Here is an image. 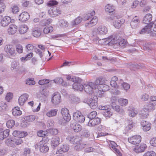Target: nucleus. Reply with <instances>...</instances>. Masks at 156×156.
<instances>
[{
    "label": "nucleus",
    "mask_w": 156,
    "mask_h": 156,
    "mask_svg": "<svg viewBox=\"0 0 156 156\" xmlns=\"http://www.w3.org/2000/svg\"><path fill=\"white\" fill-rule=\"evenodd\" d=\"M72 80L74 82L73 84V88L75 90L82 91L83 89V85L80 83L82 80L78 77H74Z\"/></svg>",
    "instance_id": "nucleus-1"
},
{
    "label": "nucleus",
    "mask_w": 156,
    "mask_h": 156,
    "mask_svg": "<svg viewBox=\"0 0 156 156\" xmlns=\"http://www.w3.org/2000/svg\"><path fill=\"white\" fill-rule=\"evenodd\" d=\"M110 18L112 20H114L113 23V25L116 28H119L125 22V20L122 18H121L120 16L115 14L114 16H112Z\"/></svg>",
    "instance_id": "nucleus-2"
},
{
    "label": "nucleus",
    "mask_w": 156,
    "mask_h": 156,
    "mask_svg": "<svg viewBox=\"0 0 156 156\" xmlns=\"http://www.w3.org/2000/svg\"><path fill=\"white\" fill-rule=\"evenodd\" d=\"M98 98L97 97L94 98H85L83 101V103L89 105L90 107L93 109L96 108L98 106Z\"/></svg>",
    "instance_id": "nucleus-3"
},
{
    "label": "nucleus",
    "mask_w": 156,
    "mask_h": 156,
    "mask_svg": "<svg viewBox=\"0 0 156 156\" xmlns=\"http://www.w3.org/2000/svg\"><path fill=\"white\" fill-rule=\"evenodd\" d=\"M108 44L112 45L114 44L118 45L119 41L120 39V36L118 35H111L108 37Z\"/></svg>",
    "instance_id": "nucleus-4"
},
{
    "label": "nucleus",
    "mask_w": 156,
    "mask_h": 156,
    "mask_svg": "<svg viewBox=\"0 0 156 156\" xmlns=\"http://www.w3.org/2000/svg\"><path fill=\"white\" fill-rule=\"evenodd\" d=\"M73 119L76 122L81 123L83 122L85 120L84 116L79 111L73 113Z\"/></svg>",
    "instance_id": "nucleus-5"
},
{
    "label": "nucleus",
    "mask_w": 156,
    "mask_h": 156,
    "mask_svg": "<svg viewBox=\"0 0 156 156\" xmlns=\"http://www.w3.org/2000/svg\"><path fill=\"white\" fill-rule=\"evenodd\" d=\"M4 50L8 56L9 58L15 55L16 52L15 49L12 45L7 44L5 45L4 47Z\"/></svg>",
    "instance_id": "nucleus-6"
},
{
    "label": "nucleus",
    "mask_w": 156,
    "mask_h": 156,
    "mask_svg": "<svg viewBox=\"0 0 156 156\" xmlns=\"http://www.w3.org/2000/svg\"><path fill=\"white\" fill-rule=\"evenodd\" d=\"M35 147L36 149L39 148L40 151L43 153L47 152L49 150L48 147L44 144V141H42L37 143Z\"/></svg>",
    "instance_id": "nucleus-7"
},
{
    "label": "nucleus",
    "mask_w": 156,
    "mask_h": 156,
    "mask_svg": "<svg viewBox=\"0 0 156 156\" xmlns=\"http://www.w3.org/2000/svg\"><path fill=\"white\" fill-rule=\"evenodd\" d=\"M94 85V83L90 82L87 84L83 85V89L87 94H91L93 92V90L96 89Z\"/></svg>",
    "instance_id": "nucleus-8"
},
{
    "label": "nucleus",
    "mask_w": 156,
    "mask_h": 156,
    "mask_svg": "<svg viewBox=\"0 0 156 156\" xmlns=\"http://www.w3.org/2000/svg\"><path fill=\"white\" fill-rule=\"evenodd\" d=\"M51 101L52 103L55 105H58L61 102V96L59 93L56 92L53 94Z\"/></svg>",
    "instance_id": "nucleus-9"
},
{
    "label": "nucleus",
    "mask_w": 156,
    "mask_h": 156,
    "mask_svg": "<svg viewBox=\"0 0 156 156\" xmlns=\"http://www.w3.org/2000/svg\"><path fill=\"white\" fill-rule=\"evenodd\" d=\"M38 26V25H33L31 30L32 35L36 37H39L41 34L40 29Z\"/></svg>",
    "instance_id": "nucleus-10"
},
{
    "label": "nucleus",
    "mask_w": 156,
    "mask_h": 156,
    "mask_svg": "<svg viewBox=\"0 0 156 156\" xmlns=\"http://www.w3.org/2000/svg\"><path fill=\"white\" fill-rule=\"evenodd\" d=\"M94 31L99 35H104L107 33L108 30L107 28L105 26L101 25L95 29Z\"/></svg>",
    "instance_id": "nucleus-11"
},
{
    "label": "nucleus",
    "mask_w": 156,
    "mask_h": 156,
    "mask_svg": "<svg viewBox=\"0 0 156 156\" xmlns=\"http://www.w3.org/2000/svg\"><path fill=\"white\" fill-rule=\"evenodd\" d=\"M141 137L139 135H135L128 139L129 142L133 144H136L139 143L141 141Z\"/></svg>",
    "instance_id": "nucleus-12"
},
{
    "label": "nucleus",
    "mask_w": 156,
    "mask_h": 156,
    "mask_svg": "<svg viewBox=\"0 0 156 156\" xmlns=\"http://www.w3.org/2000/svg\"><path fill=\"white\" fill-rule=\"evenodd\" d=\"M61 113L64 120L69 121L71 119V116L69 114V110L66 108H62L61 110Z\"/></svg>",
    "instance_id": "nucleus-13"
},
{
    "label": "nucleus",
    "mask_w": 156,
    "mask_h": 156,
    "mask_svg": "<svg viewBox=\"0 0 156 156\" xmlns=\"http://www.w3.org/2000/svg\"><path fill=\"white\" fill-rule=\"evenodd\" d=\"M66 139L69 140L70 142L73 144H76L80 142L81 138L79 136H68L66 138Z\"/></svg>",
    "instance_id": "nucleus-14"
},
{
    "label": "nucleus",
    "mask_w": 156,
    "mask_h": 156,
    "mask_svg": "<svg viewBox=\"0 0 156 156\" xmlns=\"http://www.w3.org/2000/svg\"><path fill=\"white\" fill-rule=\"evenodd\" d=\"M48 13L51 17H54L60 15L61 13V11L59 9L53 8L48 10Z\"/></svg>",
    "instance_id": "nucleus-15"
},
{
    "label": "nucleus",
    "mask_w": 156,
    "mask_h": 156,
    "mask_svg": "<svg viewBox=\"0 0 156 156\" xmlns=\"http://www.w3.org/2000/svg\"><path fill=\"white\" fill-rule=\"evenodd\" d=\"M101 121V119L98 117L95 119H90L89 121L88 125L90 126H94L99 124Z\"/></svg>",
    "instance_id": "nucleus-16"
},
{
    "label": "nucleus",
    "mask_w": 156,
    "mask_h": 156,
    "mask_svg": "<svg viewBox=\"0 0 156 156\" xmlns=\"http://www.w3.org/2000/svg\"><path fill=\"white\" fill-rule=\"evenodd\" d=\"M116 147H117V145L115 142L112 141L110 142V143L109 144V147L115 153L120 156L121 155V153L119 150L116 148Z\"/></svg>",
    "instance_id": "nucleus-17"
},
{
    "label": "nucleus",
    "mask_w": 156,
    "mask_h": 156,
    "mask_svg": "<svg viewBox=\"0 0 156 156\" xmlns=\"http://www.w3.org/2000/svg\"><path fill=\"white\" fill-rule=\"evenodd\" d=\"M30 18V15L27 12H24L19 16V19L21 21L24 22Z\"/></svg>",
    "instance_id": "nucleus-18"
},
{
    "label": "nucleus",
    "mask_w": 156,
    "mask_h": 156,
    "mask_svg": "<svg viewBox=\"0 0 156 156\" xmlns=\"http://www.w3.org/2000/svg\"><path fill=\"white\" fill-rule=\"evenodd\" d=\"M17 27L14 24H10L7 29V32L9 34H14L17 31Z\"/></svg>",
    "instance_id": "nucleus-19"
},
{
    "label": "nucleus",
    "mask_w": 156,
    "mask_h": 156,
    "mask_svg": "<svg viewBox=\"0 0 156 156\" xmlns=\"http://www.w3.org/2000/svg\"><path fill=\"white\" fill-rule=\"evenodd\" d=\"M29 97L28 95L27 94H24L19 97L18 101L20 105H23L27 100Z\"/></svg>",
    "instance_id": "nucleus-20"
},
{
    "label": "nucleus",
    "mask_w": 156,
    "mask_h": 156,
    "mask_svg": "<svg viewBox=\"0 0 156 156\" xmlns=\"http://www.w3.org/2000/svg\"><path fill=\"white\" fill-rule=\"evenodd\" d=\"M11 19L10 17L7 16H5L3 18L2 17L0 24L2 26L6 27L11 22Z\"/></svg>",
    "instance_id": "nucleus-21"
},
{
    "label": "nucleus",
    "mask_w": 156,
    "mask_h": 156,
    "mask_svg": "<svg viewBox=\"0 0 156 156\" xmlns=\"http://www.w3.org/2000/svg\"><path fill=\"white\" fill-rule=\"evenodd\" d=\"M147 146L144 144H142L140 145H137L135 146L134 151L136 153L142 152L145 150Z\"/></svg>",
    "instance_id": "nucleus-22"
},
{
    "label": "nucleus",
    "mask_w": 156,
    "mask_h": 156,
    "mask_svg": "<svg viewBox=\"0 0 156 156\" xmlns=\"http://www.w3.org/2000/svg\"><path fill=\"white\" fill-rule=\"evenodd\" d=\"M152 102H150L149 104L145 105L143 108L145 111L148 112L154 110L155 109V106Z\"/></svg>",
    "instance_id": "nucleus-23"
},
{
    "label": "nucleus",
    "mask_w": 156,
    "mask_h": 156,
    "mask_svg": "<svg viewBox=\"0 0 156 156\" xmlns=\"http://www.w3.org/2000/svg\"><path fill=\"white\" fill-rule=\"evenodd\" d=\"M148 25V27L150 28L151 33L153 35H156V20L153 23L151 22Z\"/></svg>",
    "instance_id": "nucleus-24"
},
{
    "label": "nucleus",
    "mask_w": 156,
    "mask_h": 156,
    "mask_svg": "<svg viewBox=\"0 0 156 156\" xmlns=\"http://www.w3.org/2000/svg\"><path fill=\"white\" fill-rule=\"evenodd\" d=\"M152 18V16L151 14H147L143 18V22L145 24H148V25L151 23L150 22L151 21Z\"/></svg>",
    "instance_id": "nucleus-25"
},
{
    "label": "nucleus",
    "mask_w": 156,
    "mask_h": 156,
    "mask_svg": "<svg viewBox=\"0 0 156 156\" xmlns=\"http://www.w3.org/2000/svg\"><path fill=\"white\" fill-rule=\"evenodd\" d=\"M53 30L52 26L50 25L45 26L43 29V33L44 34H48L51 33Z\"/></svg>",
    "instance_id": "nucleus-26"
},
{
    "label": "nucleus",
    "mask_w": 156,
    "mask_h": 156,
    "mask_svg": "<svg viewBox=\"0 0 156 156\" xmlns=\"http://www.w3.org/2000/svg\"><path fill=\"white\" fill-rule=\"evenodd\" d=\"M98 21V18L95 16H94L89 23L86 24L85 26L88 27H91L96 24Z\"/></svg>",
    "instance_id": "nucleus-27"
},
{
    "label": "nucleus",
    "mask_w": 156,
    "mask_h": 156,
    "mask_svg": "<svg viewBox=\"0 0 156 156\" xmlns=\"http://www.w3.org/2000/svg\"><path fill=\"white\" fill-rule=\"evenodd\" d=\"M104 83H105L104 80L101 78L99 77L96 79L94 83V87L96 89L98 88L99 87V86H100L101 85L104 84Z\"/></svg>",
    "instance_id": "nucleus-28"
},
{
    "label": "nucleus",
    "mask_w": 156,
    "mask_h": 156,
    "mask_svg": "<svg viewBox=\"0 0 156 156\" xmlns=\"http://www.w3.org/2000/svg\"><path fill=\"white\" fill-rule=\"evenodd\" d=\"M28 30V27L27 25L22 24L20 25L19 27V32L20 34H23L26 33Z\"/></svg>",
    "instance_id": "nucleus-29"
},
{
    "label": "nucleus",
    "mask_w": 156,
    "mask_h": 156,
    "mask_svg": "<svg viewBox=\"0 0 156 156\" xmlns=\"http://www.w3.org/2000/svg\"><path fill=\"white\" fill-rule=\"evenodd\" d=\"M140 23L139 18L137 16H135L132 20L130 23V25L132 28L136 27L137 24Z\"/></svg>",
    "instance_id": "nucleus-30"
},
{
    "label": "nucleus",
    "mask_w": 156,
    "mask_h": 156,
    "mask_svg": "<svg viewBox=\"0 0 156 156\" xmlns=\"http://www.w3.org/2000/svg\"><path fill=\"white\" fill-rule=\"evenodd\" d=\"M105 10L107 12L109 13H113V12L115 11V7L113 5H112L109 4H107L105 6Z\"/></svg>",
    "instance_id": "nucleus-31"
},
{
    "label": "nucleus",
    "mask_w": 156,
    "mask_h": 156,
    "mask_svg": "<svg viewBox=\"0 0 156 156\" xmlns=\"http://www.w3.org/2000/svg\"><path fill=\"white\" fill-rule=\"evenodd\" d=\"M69 149V147L68 145L66 144L64 145L61 146L60 149L57 151L56 154H57L58 153H61L62 152H65L67 151Z\"/></svg>",
    "instance_id": "nucleus-32"
},
{
    "label": "nucleus",
    "mask_w": 156,
    "mask_h": 156,
    "mask_svg": "<svg viewBox=\"0 0 156 156\" xmlns=\"http://www.w3.org/2000/svg\"><path fill=\"white\" fill-rule=\"evenodd\" d=\"M9 130L7 129L0 133V140H2L9 135Z\"/></svg>",
    "instance_id": "nucleus-33"
},
{
    "label": "nucleus",
    "mask_w": 156,
    "mask_h": 156,
    "mask_svg": "<svg viewBox=\"0 0 156 156\" xmlns=\"http://www.w3.org/2000/svg\"><path fill=\"white\" fill-rule=\"evenodd\" d=\"M71 127L76 132H78L80 131L82 129L81 126L77 123H74L71 125Z\"/></svg>",
    "instance_id": "nucleus-34"
},
{
    "label": "nucleus",
    "mask_w": 156,
    "mask_h": 156,
    "mask_svg": "<svg viewBox=\"0 0 156 156\" xmlns=\"http://www.w3.org/2000/svg\"><path fill=\"white\" fill-rule=\"evenodd\" d=\"M118 101L119 104L122 106H125L127 105L128 104V100L124 98H121L119 99Z\"/></svg>",
    "instance_id": "nucleus-35"
},
{
    "label": "nucleus",
    "mask_w": 156,
    "mask_h": 156,
    "mask_svg": "<svg viewBox=\"0 0 156 156\" xmlns=\"http://www.w3.org/2000/svg\"><path fill=\"white\" fill-rule=\"evenodd\" d=\"M57 111L58 110L57 109H51L46 113V115L49 117L55 116L57 114Z\"/></svg>",
    "instance_id": "nucleus-36"
},
{
    "label": "nucleus",
    "mask_w": 156,
    "mask_h": 156,
    "mask_svg": "<svg viewBox=\"0 0 156 156\" xmlns=\"http://www.w3.org/2000/svg\"><path fill=\"white\" fill-rule=\"evenodd\" d=\"M13 115L15 116H18L22 114V112L18 107H15L12 110Z\"/></svg>",
    "instance_id": "nucleus-37"
},
{
    "label": "nucleus",
    "mask_w": 156,
    "mask_h": 156,
    "mask_svg": "<svg viewBox=\"0 0 156 156\" xmlns=\"http://www.w3.org/2000/svg\"><path fill=\"white\" fill-rule=\"evenodd\" d=\"M52 145L54 147H57L59 144V138L55 136L51 140Z\"/></svg>",
    "instance_id": "nucleus-38"
},
{
    "label": "nucleus",
    "mask_w": 156,
    "mask_h": 156,
    "mask_svg": "<svg viewBox=\"0 0 156 156\" xmlns=\"http://www.w3.org/2000/svg\"><path fill=\"white\" fill-rule=\"evenodd\" d=\"M69 23L67 21L64 20H61L58 23V26L61 27H66L68 26Z\"/></svg>",
    "instance_id": "nucleus-39"
},
{
    "label": "nucleus",
    "mask_w": 156,
    "mask_h": 156,
    "mask_svg": "<svg viewBox=\"0 0 156 156\" xmlns=\"http://www.w3.org/2000/svg\"><path fill=\"white\" fill-rule=\"evenodd\" d=\"M137 114V111L133 107H131L128 110L129 115L131 117H134Z\"/></svg>",
    "instance_id": "nucleus-40"
},
{
    "label": "nucleus",
    "mask_w": 156,
    "mask_h": 156,
    "mask_svg": "<svg viewBox=\"0 0 156 156\" xmlns=\"http://www.w3.org/2000/svg\"><path fill=\"white\" fill-rule=\"evenodd\" d=\"M99 86V87L98 89L100 91H102L103 92L107 91L109 90V86L104 83V84H102L100 86Z\"/></svg>",
    "instance_id": "nucleus-41"
},
{
    "label": "nucleus",
    "mask_w": 156,
    "mask_h": 156,
    "mask_svg": "<svg viewBox=\"0 0 156 156\" xmlns=\"http://www.w3.org/2000/svg\"><path fill=\"white\" fill-rule=\"evenodd\" d=\"M34 54L32 52H30L27 54L25 57H22L20 58V60L21 61H27L33 57Z\"/></svg>",
    "instance_id": "nucleus-42"
},
{
    "label": "nucleus",
    "mask_w": 156,
    "mask_h": 156,
    "mask_svg": "<svg viewBox=\"0 0 156 156\" xmlns=\"http://www.w3.org/2000/svg\"><path fill=\"white\" fill-rule=\"evenodd\" d=\"M35 119V116L34 115H29L25 117L24 119L26 122H24L23 123H25L26 122L27 123V122H32Z\"/></svg>",
    "instance_id": "nucleus-43"
},
{
    "label": "nucleus",
    "mask_w": 156,
    "mask_h": 156,
    "mask_svg": "<svg viewBox=\"0 0 156 156\" xmlns=\"http://www.w3.org/2000/svg\"><path fill=\"white\" fill-rule=\"evenodd\" d=\"M120 83L125 90H127L130 88V85L126 83L123 82L122 80H120Z\"/></svg>",
    "instance_id": "nucleus-44"
},
{
    "label": "nucleus",
    "mask_w": 156,
    "mask_h": 156,
    "mask_svg": "<svg viewBox=\"0 0 156 156\" xmlns=\"http://www.w3.org/2000/svg\"><path fill=\"white\" fill-rule=\"evenodd\" d=\"M148 115V112L147 111H145L144 109L140 111V117L142 119L147 118Z\"/></svg>",
    "instance_id": "nucleus-45"
},
{
    "label": "nucleus",
    "mask_w": 156,
    "mask_h": 156,
    "mask_svg": "<svg viewBox=\"0 0 156 156\" xmlns=\"http://www.w3.org/2000/svg\"><path fill=\"white\" fill-rule=\"evenodd\" d=\"M103 115L106 117H110L112 114V113L111 112L110 110L109 109H105L102 112Z\"/></svg>",
    "instance_id": "nucleus-46"
},
{
    "label": "nucleus",
    "mask_w": 156,
    "mask_h": 156,
    "mask_svg": "<svg viewBox=\"0 0 156 156\" xmlns=\"http://www.w3.org/2000/svg\"><path fill=\"white\" fill-rule=\"evenodd\" d=\"M148 25L146 26L144 28H143L140 32V34H143L145 33H151L150 28H149Z\"/></svg>",
    "instance_id": "nucleus-47"
},
{
    "label": "nucleus",
    "mask_w": 156,
    "mask_h": 156,
    "mask_svg": "<svg viewBox=\"0 0 156 156\" xmlns=\"http://www.w3.org/2000/svg\"><path fill=\"white\" fill-rule=\"evenodd\" d=\"M7 108V106L6 104L3 102H0V111L4 112L5 111Z\"/></svg>",
    "instance_id": "nucleus-48"
},
{
    "label": "nucleus",
    "mask_w": 156,
    "mask_h": 156,
    "mask_svg": "<svg viewBox=\"0 0 156 156\" xmlns=\"http://www.w3.org/2000/svg\"><path fill=\"white\" fill-rule=\"evenodd\" d=\"M5 143L8 146L12 147H14L15 146L14 139H9L5 141Z\"/></svg>",
    "instance_id": "nucleus-49"
},
{
    "label": "nucleus",
    "mask_w": 156,
    "mask_h": 156,
    "mask_svg": "<svg viewBox=\"0 0 156 156\" xmlns=\"http://www.w3.org/2000/svg\"><path fill=\"white\" fill-rule=\"evenodd\" d=\"M15 122L13 120H10L6 122L7 126L9 128H12L15 125Z\"/></svg>",
    "instance_id": "nucleus-50"
},
{
    "label": "nucleus",
    "mask_w": 156,
    "mask_h": 156,
    "mask_svg": "<svg viewBox=\"0 0 156 156\" xmlns=\"http://www.w3.org/2000/svg\"><path fill=\"white\" fill-rule=\"evenodd\" d=\"M11 11L13 14H16L19 11L20 9L18 5H14L11 8Z\"/></svg>",
    "instance_id": "nucleus-51"
},
{
    "label": "nucleus",
    "mask_w": 156,
    "mask_h": 156,
    "mask_svg": "<svg viewBox=\"0 0 156 156\" xmlns=\"http://www.w3.org/2000/svg\"><path fill=\"white\" fill-rule=\"evenodd\" d=\"M82 20V18L80 17L76 18L74 21L72 22V23L73 26H75L80 23Z\"/></svg>",
    "instance_id": "nucleus-52"
},
{
    "label": "nucleus",
    "mask_w": 156,
    "mask_h": 156,
    "mask_svg": "<svg viewBox=\"0 0 156 156\" xmlns=\"http://www.w3.org/2000/svg\"><path fill=\"white\" fill-rule=\"evenodd\" d=\"M120 39H119L118 44V45L124 46L126 44L127 41L126 40L123 39L120 36Z\"/></svg>",
    "instance_id": "nucleus-53"
},
{
    "label": "nucleus",
    "mask_w": 156,
    "mask_h": 156,
    "mask_svg": "<svg viewBox=\"0 0 156 156\" xmlns=\"http://www.w3.org/2000/svg\"><path fill=\"white\" fill-rule=\"evenodd\" d=\"M54 82L58 84H62L63 82V79L61 77H57L56 78L53 80Z\"/></svg>",
    "instance_id": "nucleus-54"
},
{
    "label": "nucleus",
    "mask_w": 156,
    "mask_h": 156,
    "mask_svg": "<svg viewBox=\"0 0 156 156\" xmlns=\"http://www.w3.org/2000/svg\"><path fill=\"white\" fill-rule=\"evenodd\" d=\"M58 3V2L55 0H51L49 1L47 3V5L49 7H51L57 5Z\"/></svg>",
    "instance_id": "nucleus-55"
},
{
    "label": "nucleus",
    "mask_w": 156,
    "mask_h": 156,
    "mask_svg": "<svg viewBox=\"0 0 156 156\" xmlns=\"http://www.w3.org/2000/svg\"><path fill=\"white\" fill-rule=\"evenodd\" d=\"M73 63L71 62L65 61L60 66V68L66 66H70L73 65Z\"/></svg>",
    "instance_id": "nucleus-56"
},
{
    "label": "nucleus",
    "mask_w": 156,
    "mask_h": 156,
    "mask_svg": "<svg viewBox=\"0 0 156 156\" xmlns=\"http://www.w3.org/2000/svg\"><path fill=\"white\" fill-rule=\"evenodd\" d=\"M98 43L100 45L108 44V38L100 39L98 41Z\"/></svg>",
    "instance_id": "nucleus-57"
},
{
    "label": "nucleus",
    "mask_w": 156,
    "mask_h": 156,
    "mask_svg": "<svg viewBox=\"0 0 156 156\" xmlns=\"http://www.w3.org/2000/svg\"><path fill=\"white\" fill-rule=\"evenodd\" d=\"M16 51L19 53H21L23 52V48L22 46L20 44H18L16 46Z\"/></svg>",
    "instance_id": "nucleus-58"
},
{
    "label": "nucleus",
    "mask_w": 156,
    "mask_h": 156,
    "mask_svg": "<svg viewBox=\"0 0 156 156\" xmlns=\"http://www.w3.org/2000/svg\"><path fill=\"white\" fill-rule=\"evenodd\" d=\"M97 115V113L95 111L91 112L88 115V117L90 119H94Z\"/></svg>",
    "instance_id": "nucleus-59"
},
{
    "label": "nucleus",
    "mask_w": 156,
    "mask_h": 156,
    "mask_svg": "<svg viewBox=\"0 0 156 156\" xmlns=\"http://www.w3.org/2000/svg\"><path fill=\"white\" fill-rule=\"evenodd\" d=\"M14 144L16 145H19L21 144L23 142L22 139L18 137L14 139Z\"/></svg>",
    "instance_id": "nucleus-60"
},
{
    "label": "nucleus",
    "mask_w": 156,
    "mask_h": 156,
    "mask_svg": "<svg viewBox=\"0 0 156 156\" xmlns=\"http://www.w3.org/2000/svg\"><path fill=\"white\" fill-rule=\"evenodd\" d=\"M34 47L33 44H29L26 46V48L28 51H32L34 49Z\"/></svg>",
    "instance_id": "nucleus-61"
},
{
    "label": "nucleus",
    "mask_w": 156,
    "mask_h": 156,
    "mask_svg": "<svg viewBox=\"0 0 156 156\" xmlns=\"http://www.w3.org/2000/svg\"><path fill=\"white\" fill-rule=\"evenodd\" d=\"M26 83L29 85H33L35 84L34 79L30 78L26 80Z\"/></svg>",
    "instance_id": "nucleus-62"
},
{
    "label": "nucleus",
    "mask_w": 156,
    "mask_h": 156,
    "mask_svg": "<svg viewBox=\"0 0 156 156\" xmlns=\"http://www.w3.org/2000/svg\"><path fill=\"white\" fill-rule=\"evenodd\" d=\"M41 94L45 96H48L49 94V91L46 88L43 89L41 91Z\"/></svg>",
    "instance_id": "nucleus-63"
},
{
    "label": "nucleus",
    "mask_w": 156,
    "mask_h": 156,
    "mask_svg": "<svg viewBox=\"0 0 156 156\" xmlns=\"http://www.w3.org/2000/svg\"><path fill=\"white\" fill-rule=\"evenodd\" d=\"M155 153L153 151H148L145 153L143 156H154Z\"/></svg>",
    "instance_id": "nucleus-64"
}]
</instances>
